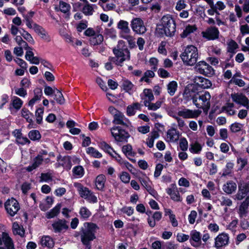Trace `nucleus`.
Here are the masks:
<instances>
[{"label":"nucleus","instance_id":"nucleus-1","mask_svg":"<svg viewBox=\"0 0 249 249\" xmlns=\"http://www.w3.org/2000/svg\"><path fill=\"white\" fill-rule=\"evenodd\" d=\"M98 226L92 223H85L80 233L82 243L85 246V249H91L90 242L95 239V233Z\"/></svg>","mask_w":249,"mask_h":249},{"label":"nucleus","instance_id":"nucleus-2","mask_svg":"<svg viewBox=\"0 0 249 249\" xmlns=\"http://www.w3.org/2000/svg\"><path fill=\"white\" fill-rule=\"evenodd\" d=\"M158 28L167 36H173L176 32V23L170 15L163 16L159 23Z\"/></svg>","mask_w":249,"mask_h":249},{"label":"nucleus","instance_id":"nucleus-3","mask_svg":"<svg viewBox=\"0 0 249 249\" xmlns=\"http://www.w3.org/2000/svg\"><path fill=\"white\" fill-rule=\"evenodd\" d=\"M128 25L129 23L126 21L120 20L118 22L117 28L120 30L119 36L127 40L130 48H134L135 46V38L131 35V31Z\"/></svg>","mask_w":249,"mask_h":249},{"label":"nucleus","instance_id":"nucleus-4","mask_svg":"<svg viewBox=\"0 0 249 249\" xmlns=\"http://www.w3.org/2000/svg\"><path fill=\"white\" fill-rule=\"evenodd\" d=\"M183 63L188 66L194 65L198 59V53L196 47L193 45L187 46L180 56Z\"/></svg>","mask_w":249,"mask_h":249},{"label":"nucleus","instance_id":"nucleus-5","mask_svg":"<svg viewBox=\"0 0 249 249\" xmlns=\"http://www.w3.org/2000/svg\"><path fill=\"white\" fill-rule=\"evenodd\" d=\"M211 96L209 92L205 91L201 95L197 94L196 98L193 99V104L198 108H202L204 111L208 110L211 106Z\"/></svg>","mask_w":249,"mask_h":249},{"label":"nucleus","instance_id":"nucleus-6","mask_svg":"<svg viewBox=\"0 0 249 249\" xmlns=\"http://www.w3.org/2000/svg\"><path fill=\"white\" fill-rule=\"evenodd\" d=\"M108 110L113 117V123L126 126H129L131 125L129 120L121 112L116 109L113 107H109Z\"/></svg>","mask_w":249,"mask_h":249},{"label":"nucleus","instance_id":"nucleus-7","mask_svg":"<svg viewBox=\"0 0 249 249\" xmlns=\"http://www.w3.org/2000/svg\"><path fill=\"white\" fill-rule=\"evenodd\" d=\"M113 52L115 56L110 57V60L116 65L121 66L124 61L130 58V52L128 49L123 51L113 49Z\"/></svg>","mask_w":249,"mask_h":249},{"label":"nucleus","instance_id":"nucleus-8","mask_svg":"<svg viewBox=\"0 0 249 249\" xmlns=\"http://www.w3.org/2000/svg\"><path fill=\"white\" fill-rule=\"evenodd\" d=\"M3 244L7 249H15L13 241L7 232L5 227L0 224V245Z\"/></svg>","mask_w":249,"mask_h":249},{"label":"nucleus","instance_id":"nucleus-9","mask_svg":"<svg viewBox=\"0 0 249 249\" xmlns=\"http://www.w3.org/2000/svg\"><path fill=\"white\" fill-rule=\"evenodd\" d=\"M112 137L119 142H127V139L130 137L129 134L119 126H114L110 129Z\"/></svg>","mask_w":249,"mask_h":249},{"label":"nucleus","instance_id":"nucleus-10","mask_svg":"<svg viewBox=\"0 0 249 249\" xmlns=\"http://www.w3.org/2000/svg\"><path fill=\"white\" fill-rule=\"evenodd\" d=\"M132 31L136 34L142 35L146 31L143 20L139 18H133L130 22Z\"/></svg>","mask_w":249,"mask_h":249},{"label":"nucleus","instance_id":"nucleus-11","mask_svg":"<svg viewBox=\"0 0 249 249\" xmlns=\"http://www.w3.org/2000/svg\"><path fill=\"white\" fill-rule=\"evenodd\" d=\"M196 71L202 74L210 76L213 74V68L204 61H200L196 64L195 67Z\"/></svg>","mask_w":249,"mask_h":249},{"label":"nucleus","instance_id":"nucleus-12","mask_svg":"<svg viewBox=\"0 0 249 249\" xmlns=\"http://www.w3.org/2000/svg\"><path fill=\"white\" fill-rule=\"evenodd\" d=\"M249 197V181H241L238 185V191L234 199L242 200L245 197Z\"/></svg>","mask_w":249,"mask_h":249},{"label":"nucleus","instance_id":"nucleus-13","mask_svg":"<svg viewBox=\"0 0 249 249\" xmlns=\"http://www.w3.org/2000/svg\"><path fill=\"white\" fill-rule=\"evenodd\" d=\"M4 206L7 213L11 216H14L19 210V203L14 198L8 199L5 202Z\"/></svg>","mask_w":249,"mask_h":249},{"label":"nucleus","instance_id":"nucleus-14","mask_svg":"<svg viewBox=\"0 0 249 249\" xmlns=\"http://www.w3.org/2000/svg\"><path fill=\"white\" fill-rule=\"evenodd\" d=\"M201 113V111L199 109L192 110L186 108L181 109L178 112V115L184 119H195Z\"/></svg>","mask_w":249,"mask_h":249},{"label":"nucleus","instance_id":"nucleus-15","mask_svg":"<svg viewBox=\"0 0 249 249\" xmlns=\"http://www.w3.org/2000/svg\"><path fill=\"white\" fill-rule=\"evenodd\" d=\"M52 230L55 233L65 232L69 228L68 222L64 219H57L52 224Z\"/></svg>","mask_w":249,"mask_h":249},{"label":"nucleus","instance_id":"nucleus-16","mask_svg":"<svg viewBox=\"0 0 249 249\" xmlns=\"http://www.w3.org/2000/svg\"><path fill=\"white\" fill-rule=\"evenodd\" d=\"M231 97L236 104L249 109V100L244 94L241 93H233L231 94Z\"/></svg>","mask_w":249,"mask_h":249},{"label":"nucleus","instance_id":"nucleus-17","mask_svg":"<svg viewBox=\"0 0 249 249\" xmlns=\"http://www.w3.org/2000/svg\"><path fill=\"white\" fill-rule=\"evenodd\" d=\"M166 192L167 194L170 196L171 199L177 202H180L182 201V198L175 184H172L170 188L166 190Z\"/></svg>","mask_w":249,"mask_h":249},{"label":"nucleus","instance_id":"nucleus-18","mask_svg":"<svg viewBox=\"0 0 249 249\" xmlns=\"http://www.w3.org/2000/svg\"><path fill=\"white\" fill-rule=\"evenodd\" d=\"M198 93H196L194 90V87L192 85H188L184 89L183 93V97L186 101L196 98Z\"/></svg>","mask_w":249,"mask_h":249},{"label":"nucleus","instance_id":"nucleus-19","mask_svg":"<svg viewBox=\"0 0 249 249\" xmlns=\"http://www.w3.org/2000/svg\"><path fill=\"white\" fill-rule=\"evenodd\" d=\"M202 34L204 37L209 40H213L218 38L219 31L216 27H212L202 32Z\"/></svg>","mask_w":249,"mask_h":249},{"label":"nucleus","instance_id":"nucleus-20","mask_svg":"<svg viewBox=\"0 0 249 249\" xmlns=\"http://www.w3.org/2000/svg\"><path fill=\"white\" fill-rule=\"evenodd\" d=\"M42 154L46 155L47 154V152L46 151H43L41 154H38L35 158H34L32 164L26 168L27 171L31 172L41 164L43 160V158L42 157Z\"/></svg>","mask_w":249,"mask_h":249},{"label":"nucleus","instance_id":"nucleus-21","mask_svg":"<svg viewBox=\"0 0 249 249\" xmlns=\"http://www.w3.org/2000/svg\"><path fill=\"white\" fill-rule=\"evenodd\" d=\"M229 236L226 233L219 234L215 238V247L218 249L223 246H226L229 242Z\"/></svg>","mask_w":249,"mask_h":249},{"label":"nucleus","instance_id":"nucleus-22","mask_svg":"<svg viewBox=\"0 0 249 249\" xmlns=\"http://www.w3.org/2000/svg\"><path fill=\"white\" fill-rule=\"evenodd\" d=\"M190 243L194 247H197L200 245L201 235L200 232L194 230L190 232Z\"/></svg>","mask_w":249,"mask_h":249},{"label":"nucleus","instance_id":"nucleus-23","mask_svg":"<svg viewBox=\"0 0 249 249\" xmlns=\"http://www.w3.org/2000/svg\"><path fill=\"white\" fill-rule=\"evenodd\" d=\"M179 138V133L175 128L169 129L166 133V141L169 142H177Z\"/></svg>","mask_w":249,"mask_h":249},{"label":"nucleus","instance_id":"nucleus-24","mask_svg":"<svg viewBox=\"0 0 249 249\" xmlns=\"http://www.w3.org/2000/svg\"><path fill=\"white\" fill-rule=\"evenodd\" d=\"M79 160L76 157H71L69 156L64 157L62 160L61 165L66 170L71 169L72 166V162H79Z\"/></svg>","mask_w":249,"mask_h":249},{"label":"nucleus","instance_id":"nucleus-25","mask_svg":"<svg viewBox=\"0 0 249 249\" xmlns=\"http://www.w3.org/2000/svg\"><path fill=\"white\" fill-rule=\"evenodd\" d=\"M21 114L22 117L25 119L26 121L29 123L28 127L29 128H34L33 114L27 109L23 108L21 111Z\"/></svg>","mask_w":249,"mask_h":249},{"label":"nucleus","instance_id":"nucleus-26","mask_svg":"<svg viewBox=\"0 0 249 249\" xmlns=\"http://www.w3.org/2000/svg\"><path fill=\"white\" fill-rule=\"evenodd\" d=\"M237 189L236 184L233 181H228L222 187L223 191L228 195L235 192Z\"/></svg>","mask_w":249,"mask_h":249},{"label":"nucleus","instance_id":"nucleus-27","mask_svg":"<svg viewBox=\"0 0 249 249\" xmlns=\"http://www.w3.org/2000/svg\"><path fill=\"white\" fill-rule=\"evenodd\" d=\"M195 83L202 89L210 88L212 85V82L209 79L202 77L195 78Z\"/></svg>","mask_w":249,"mask_h":249},{"label":"nucleus","instance_id":"nucleus-28","mask_svg":"<svg viewBox=\"0 0 249 249\" xmlns=\"http://www.w3.org/2000/svg\"><path fill=\"white\" fill-rule=\"evenodd\" d=\"M249 204V196L247 197L245 200L241 203L239 209V214L240 217L244 216L246 215L248 211Z\"/></svg>","mask_w":249,"mask_h":249},{"label":"nucleus","instance_id":"nucleus-29","mask_svg":"<svg viewBox=\"0 0 249 249\" xmlns=\"http://www.w3.org/2000/svg\"><path fill=\"white\" fill-rule=\"evenodd\" d=\"M122 88L124 90L131 94L135 91V86L133 84L127 79H124L122 82Z\"/></svg>","mask_w":249,"mask_h":249},{"label":"nucleus","instance_id":"nucleus-30","mask_svg":"<svg viewBox=\"0 0 249 249\" xmlns=\"http://www.w3.org/2000/svg\"><path fill=\"white\" fill-rule=\"evenodd\" d=\"M106 181V178L103 174H100L96 177L95 181V184L97 189L99 190H102L105 187V183Z\"/></svg>","mask_w":249,"mask_h":249},{"label":"nucleus","instance_id":"nucleus-31","mask_svg":"<svg viewBox=\"0 0 249 249\" xmlns=\"http://www.w3.org/2000/svg\"><path fill=\"white\" fill-rule=\"evenodd\" d=\"M23 103V101L19 98L14 96L11 101L9 108L10 110L14 108L17 111L18 110L22 107Z\"/></svg>","mask_w":249,"mask_h":249},{"label":"nucleus","instance_id":"nucleus-32","mask_svg":"<svg viewBox=\"0 0 249 249\" xmlns=\"http://www.w3.org/2000/svg\"><path fill=\"white\" fill-rule=\"evenodd\" d=\"M42 95V89L40 88H36L34 90V97L29 101L28 105L32 107L38 101L40 100Z\"/></svg>","mask_w":249,"mask_h":249},{"label":"nucleus","instance_id":"nucleus-33","mask_svg":"<svg viewBox=\"0 0 249 249\" xmlns=\"http://www.w3.org/2000/svg\"><path fill=\"white\" fill-rule=\"evenodd\" d=\"M54 9L57 11H60L64 14H68L71 9V6L64 1H60L58 6H55Z\"/></svg>","mask_w":249,"mask_h":249},{"label":"nucleus","instance_id":"nucleus-34","mask_svg":"<svg viewBox=\"0 0 249 249\" xmlns=\"http://www.w3.org/2000/svg\"><path fill=\"white\" fill-rule=\"evenodd\" d=\"M158 132L154 131L152 132L146 140V143L149 148H152L154 146V141L159 137Z\"/></svg>","mask_w":249,"mask_h":249},{"label":"nucleus","instance_id":"nucleus-35","mask_svg":"<svg viewBox=\"0 0 249 249\" xmlns=\"http://www.w3.org/2000/svg\"><path fill=\"white\" fill-rule=\"evenodd\" d=\"M196 30L197 27L195 25H188L185 27L183 32L180 34V36L182 38H185L191 34L194 33Z\"/></svg>","mask_w":249,"mask_h":249},{"label":"nucleus","instance_id":"nucleus-36","mask_svg":"<svg viewBox=\"0 0 249 249\" xmlns=\"http://www.w3.org/2000/svg\"><path fill=\"white\" fill-rule=\"evenodd\" d=\"M74 186L77 188L80 196L85 199L91 193L88 188L83 187L79 183H75Z\"/></svg>","mask_w":249,"mask_h":249},{"label":"nucleus","instance_id":"nucleus-37","mask_svg":"<svg viewBox=\"0 0 249 249\" xmlns=\"http://www.w3.org/2000/svg\"><path fill=\"white\" fill-rule=\"evenodd\" d=\"M41 244L42 246L46 247L49 248H52L54 246L53 240L49 236H44L41 238L40 241Z\"/></svg>","mask_w":249,"mask_h":249},{"label":"nucleus","instance_id":"nucleus-38","mask_svg":"<svg viewBox=\"0 0 249 249\" xmlns=\"http://www.w3.org/2000/svg\"><path fill=\"white\" fill-rule=\"evenodd\" d=\"M85 3L82 8L83 13L86 16L92 15L94 12V8L96 7V5L89 4L88 1Z\"/></svg>","mask_w":249,"mask_h":249},{"label":"nucleus","instance_id":"nucleus-39","mask_svg":"<svg viewBox=\"0 0 249 249\" xmlns=\"http://www.w3.org/2000/svg\"><path fill=\"white\" fill-rule=\"evenodd\" d=\"M98 146L110 156H112V153L114 152L113 149L106 142L102 141L98 142Z\"/></svg>","mask_w":249,"mask_h":249},{"label":"nucleus","instance_id":"nucleus-40","mask_svg":"<svg viewBox=\"0 0 249 249\" xmlns=\"http://www.w3.org/2000/svg\"><path fill=\"white\" fill-rule=\"evenodd\" d=\"M167 90L168 93L171 96H173L177 90L178 87V83L175 81H172L169 82L167 85Z\"/></svg>","mask_w":249,"mask_h":249},{"label":"nucleus","instance_id":"nucleus-41","mask_svg":"<svg viewBox=\"0 0 249 249\" xmlns=\"http://www.w3.org/2000/svg\"><path fill=\"white\" fill-rule=\"evenodd\" d=\"M86 153L94 158H101L103 156L101 153L93 147H89L87 148L86 149Z\"/></svg>","mask_w":249,"mask_h":249},{"label":"nucleus","instance_id":"nucleus-42","mask_svg":"<svg viewBox=\"0 0 249 249\" xmlns=\"http://www.w3.org/2000/svg\"><path fill=\"white\" fill-rule=\"evenodd\" d=\"M143 103L144 106L147 107L148 109L156 110L160 107L162 104V101H158L155 103H151L148 101H144Z\"/></svg>","mask_w":249,"mask_h":249},{"label":"nucleus","instance_id":"nucleus-43","mask_svg":"<svg viewBox=\"0 0 249 249\" xmlns=\"http://www.w3.org/2000/svg\"><path fill=\"white\" fill-rule=\"evenodd\" d=\"M141 105L138 103L133 104L132 105L128 106L127 107V114L128 116L134 115L136 111V110L140 109Z\"/></svg>","mask_w":249,"mask_h":249},{"label":"nucleus","instance_id":"nucleus-44","mask_svg":"<svg viewBox=\"0 0 249 249\" xmlns=\"http://www.w3.org/2000/svg\"><path fill=\"white\" fill-rule=\"evenodd\" d=\"M73 175L76 178H81L84 175V170L82 166H77L72 169Z\"/></svg>","mask_w":249,"mask_h":249},{"label":"nucleus","instance_id":"nucleus-45","mask_svg":"<svg viewBox=\"0 0 249 249\" xmlns=\"http://www.w3.org/2000/svg\"><path fill=\"white\" fill-rule=\"evenodd\" d=\"M103 40L104 37L102 35L96 34L95 36L90 38V43L91 45H96L101 44Z\"/></svg>","mask_w":249,"mask_h":249},{"label":"nucleus","instance_id":"nucleus-46","mask_svg":"<svg viewBox=\"0 0 249 249\" xmlns=\"http://www.w3.org/2000/svg\"><path fill=\"white\" fill-rule=\"evenodd\" d=\"M13 232L15 234H18L20 236L24 235V230L22 226H19L17 223L15 222L13 225Z\"/></svg>","mask_w":249,"mask_h":249},{"label":"nucleus","instance_id":"nucleus-47","mask_svg":"<svg viewBox=\"0 0 249 249\" xmlns=\"http://www.w3.org/2000/svg\"><path fill=\"white\" fill-rule=\"evenodd\" d=\"M54 99L56 102L60 105L64 104L65 103V99L62 93L57 89H54Z\"/></svg>","mask_w":249,"mask_h":249},{"label":"nucleus","instance_id":"nucleus-48","mask_svg":"<svg viewBox=\"0 0 249 249\" xmlns=\"http://www.w3.org/2000/svg\"><path fill=\"white\" fill-rule=\"evenodd\" d=\"M60 209V205L58 204L52 209L50 212H48L46 214L47 218H52L56 216L59 213Z\"/></svg>","mask_w":249,"mask_h":249},{"label":"nucleus","instance_id":"nucleus-49","mask_svg":"<svg viewBox=\"0 0 249 249\" xmlns=\"http://www.w3.org/2000/svg\"><path fill=\"white\" fill-rule=\"evenodd\" d=\"M142 93L145 97V98L143 99L144 101L150 102L154 100V97L151 89H144Z\"/></svg>","mask_w":249,"mask_h":249},{"label":"nucleus","instance_id":"nucleus-50","mask_svg":"<svg viewBox=\"0 0 249 249\" xmlns=\"http://www.w3.org/2000/svg\"><path fill=\"white\" fill-rule=\"evenodd\" d=\"M139 179L142 185L146 190L152 186V182L150 180L149 178L146 176L140 177L139 178Z\"/></svg>","mask_w":249,"mask_h":249},{"label":"nucleus","instance_id":"nucleus-51","mask_svg":"<svg viewBox=\"0 0 249 249\" xmlns=\"http://www.w3.org/2000/svg\"><path fill=\"white\" fill-rule=\"evenodd\" d=\"M202 149L201 146L197 142H195L190 144V151L192 153H198Z\"/></svg>","mask_w":249,"mask_h":249},{"label":"nucleus","instance_id":"nucleus-52","mask_svg":"<svg viewBox=\"0 0 249 249\" xmlns=\"http://www.w3.org/2000/svg\"><path fill=\"white\" fill-rule=\"evenodd\" d=\"M29 138L32 141H37L41 138V135L39 132L36 130H33L28 134Z\"/></svg>","mask_w":249,"mask_h":249},{"label":"nucleus","instance_id":"nucleus-53","mask_svg":"<svg viewBox=\"0 0 249 249\" xmlns=\"http://www.w3.org/2000/svg\"><path fill=\"white\" fill-rule=\"evenodd\" d=\"M122 151L126 157L134 156V153L132 151V148L130 144H126L123 146Z\"/></svg>","mask_w":249,"mask_h":249},{"label":"nucleus","instance_id":"nucleus-54","mask_svg":"<svg viewBox=\"0 0 249 249\" xmlns=\"http://www.w3.org/2000/svg\"><path fill=\"white\" fill-rule=\"evenodd\" d=\"M219 201L220 205L223 206L230 207L232 204V200L226 196H222L219 199Z\"/></svg>","mask_w":249,"mask_h":249},{"label":"nucleus","instance_id":"nucleus-55","mask_svg":"<svg viewBox=\"0 0 249 249\" xmlns=\"http://www.w3.org/2000/svg\"><path fill=\"white\" fill-rule=\"evenodd\" d=\"M81 217L83 219H87L91 215V212L85 207H82L79 212Z\"/></svg>","mask_w":249,"mask_h":249},{"label":"nucleus","instance_id":"nucleus-56","mask_svg":"<svg viewBox=\"0 0 249 249\" xmlns=\"http://www.w3.org/2000/svg\"><path fill=\"white\" fill-rule=\"evenodd\" d=\"M43 113L44 109L43 108H38L36 111L35 115L36 117V121L38 124H40L42 122Z\"/></svg>","mask_w":249,"mask_h":249},{"label":"nucleus","instance_id":"nucleus-57","mask_svg":"<svg viewBox=\"0 0 249 249\" xmlns=\"http://www.w3.org/2000/svg\"><path fill=\"white\" fill-rule=\"evenodd\" d=\"M230 83H233L239 87H243L245 85L244 81L239 78L236 77V75L234 74L231 80L230 81Z\"/></svg>","mask_w":249,"mask_h":249},{"label":"nucleus","instance_id":"nucleus-58","mask_svg":"<svg viewBox=\"0 0 249 249\" xmlns=\"http://www.w3.org/2000/svg\"><path fill=\"white\" fill-rule=\"evenodd\" d=\"M107 2H99V4L104 11L112 10L115 8V5L113 3H107Z\"/></svg>","mask_w":249,"mask_h":249},{"label":"nucleus","instance_id":"nucleus-59","mask_svg":"<svg viewBox=\"0 0 249 249\" xmlns=\"http://www.w3.org/2000/svg\"><path fill=\"white\" fill-rule=\"evenodd\" d=\"M119 178L121 181L124 183H128L129 182L130 180V175L126 172H122Z\"/></svg>","mask_w":249,"mask_h":249},{"label":"nucleus","instance_id":"nucleus-60","mask_svg":"<svg viewBox=\"0 0 249 249\" xmlns=\"http://www.w3.org/2000/svg\"><path fill=\"white\" fill-rule=\"evenodd\" d=\"M188 147V143L186 139L185 138H181L179 141L180 149L183 151H185L187 150Z\"/></svg>","mask_w":249,"mask_h":249},{"label":"nucleus","instance_id":"nucleus-61","mask_svg":"<svg viewBox=\"0 0 249 249\" xmlns=\"http://www.w3.org/2000/svg\"><path fill=\"white\" fill-rule=\"evenodd\" d=\"M190 236L182 233H178L177 234V240L179 242H184L189 239Z\"/></svg>","mask_w":249,"mask_h":249},{"label":"nucleus","instance_id":"nucleus-62","mask_svg":"<svg viewBox=\"0 0 249 249\" xmlns=\"http://www.w3.org/2000/svg\"><path fill=\"white\" fill-rule=\"evenodd\" d=\"M237 163L239 167L238 169L242 170L247 164V159L242 158H238L237 160Z\"/></svg>","mask_w":249,"mask_h":249},{"label":"nucleus","instance_id":"nucleus-63","mask_svg":"<svg viewBox=\"0 0 249 249\" xmlns=\"http://www.w3.org/2000/svg\"><path fill=\"white\" fill-rule=\"evenodd\" d=\"M238 48L237 44L233 40L230 41L228 43V50L230 53H234L235 50Z\"/></svg>","mask_w":249,"mask_h":249},{"label":"nucleus","instance_id":"nucleus-64","mask_svg":"<svg viewBox=\"0 0 249 249\" xmlns=\"http://www.w3.org/2000/svg\"><path fill=\"white\" fill-rule=\"evenodd\" d=\"M208 230L212 232L216 233L219 230V226L215 223H210L208 226Z\"/></svg>","mask_w":249,"mask_h":249}]
</instances>
